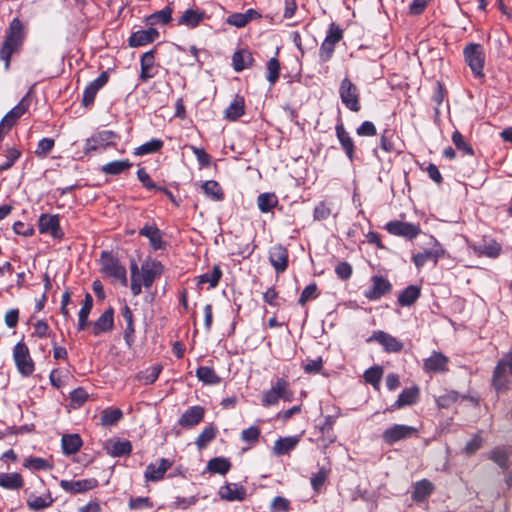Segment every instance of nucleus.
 Masks as SVG:
<instances>
[{"label":"nucleus","mask_w":512,"mask_h":512,"mask_svg":"<svg viewBox=\"0 0 512 512\" xmlns=\"http://www.w3.org/2000/svg\"><path fill=\"white\" fill-rule=\"evenodd\" d=\"M25 37L24 25L19 18H14L6 31L5 40L0 48V60L4 61L5 69L9 68L10 58L22 45Z\"/></svg>","instance_id":"1"},{"label":"nucleus","mask_w":512,"mask_h":512,"mask_svg":"<svg viewBox=\"0 0 512 512\" xmlns=\"http://www.w3.org/2000/svg\"><path fill=\"white\" fill-rule=\"evenodd\" d=\"M292 398L293 392L289 382L284 378H277L272 387L263 394L262 405L269 407L276 405L280 399L291 401Z\"/></svg>","instance_id":"2"},{"label":"nucleus","mask_w":512,"mask_h":512,"mask_svg":"<svg viewBox=\"0 0 512 512\" xmlns=\"http://www.w3.org/2000/svg\"><path fill=\"white\" fill-rule=\"evenodd\" d=\"M467 246L477 257L496 259L501 255L502 245L491 236H483L480 242L467 240Z\"/></svg>","instance_id":"3"},{"label":"nucleus","mask_w":512,"mask_h":512,"mask_svg":"<svg viewBox=\"0 0 512 512\" xmlns=\"http://www.w3.org/2000/svg\"><path fill=\"white\" fill-rule=\"evenodd\" d=\"M508 374L512 376V352L505 354L494 369L492 383L497 391L508 389Z\"/></svg>","instance_id":"4"},{"label":"nucleus","mask_w":512,"mask_h":512,"mask_svg":"<svg viewBox=\"0 0 512 512\" xmlns=\"http://www.w3.org/2000/svg\"><path fill=\"white\" fill-rule=\"evenodd\" d=\"M339 96L345 107L353 112H358L361 109L359 100V91L357 86L352 83L348 78L341 81L339 87Z\"/></svg>","instance_id":"5"},{"label":"nucleus","mask_w":512,"mask_h":512,"mask_svg":"<svg viewBox=\"0 0 512 512\" xmlns=\"http://www.w3.org/2000/svg\"><path fill=\"white\" fill-rule=\"evenodd\" d=\"M464 56L467 64L475 76H483L485 55L480 44L470 43L464 48Z\"/></svg>","instance_id":"6"},{"label":"nucleus","mask_w":512,"mask_h":512,"mask_svg":"<svg viewBox=\"0 0 512 512\" xmlns=\"http://www.w3.org/2000/svg\"><path fill=\"white\" fill-rule=\"evenodd\" d=\"M13 358L19 373L24 376H30L34 371V362L30 356L28 347L19 342L14 346Z\"/></svg>","instance_id":"7"},{"label":"nucleus","mask_w":512,"mask_h":512,"mask_svg":"<svg viewBox=\"0 0 512 512\" xmlns=\"http://www.w3.org/2000/svg\"><path fill=\"white\" fill-rule=\"evenodd\" d=\"M101 265L105 275L120 281L123 285L127 284L126 269L116 258L108 253H102Z\"/></svg>","instance_id":"8"},{"label":"nucleus","mask_w":512,"mask_h":512,"mask_svg":"<svg viewBox=\"0 0 512 512\" xmlns=\"http://www.w3.org/2000/svg\"><path fill=\"white\" fill-rule=\"evenodd\" d=\"M385 228L391 235L404 237L408 240L415 239L421 233L419 225L397 220L388 222Z\"/></svg>","instance_id":"9"},{"label":"nucleus","mask_w":512,"mask_h":512,"mask_svg":"<svg viewBox=\"0 0 512 512\" xmlns=\"http://www.w3.org/2000/svg\"><path fill=\"white\" fill-rule=\"evenodd\" d=\"M416 434L417 429L412 426L395 424L383 432L382 438L385 443L392 445L400 440L410 438Z\"/></svg>","instance_id":"10"},{"label":"nucleus","mask_w":512,"mask_h":512,"mask_svg":"<svg viewBox=\"0 0 512 512\" xmlns=\"http://www.w3.org/2000/svg\"><path fill=\"white\" fill-rule=\"evenodd\" d=\"M27 109L28 105L24 103L23 99L2 118L0 122V141L17 123L19 118L27 111Z\"/></svg>","instance_id":"11"},{"label":"nucleus","mask_w":512,"mask_h":512,"mask_svg":"<svg viewBox=\"0 0 512 512\" xmlns=\"http://www.w3.org/2000/svg\"><path fill=\"white\" fill-rule=\"evenodd\" d=\"M371 282L372 287L364 293L365 297L369 300L380 299L392 289L391 283L382 276H373Z\"/></svg>","instance_id":"12"},{"label":"nucleus","mask_w":512,"mask_h":512,"mask_svg":"<svg viewBox=\"0 0 512 512\" xmlns=\"http://www.w3.org/2000/svg\"><path fill=\"white\" fill-rule=\"evenodd\" d=\"M142 283L145 288H150L163 272V266L158 261H147L141 266Z\"/></svg>","instance_id":"13"},{"label":"nucleus","mask_w":512,"mask_h":512,"mask_svg":"<svg viewBox=\"0 0 512 512\" xmlns=\"http://www.w3.org/2000/svg\"><path fill=\"white\" fill-rule=\"evenodd\" d=\"M113 137L114 133L112 131H101L94 134L92 137L86 140L84 146L85 153L90 154L93 151L105 149Z\"/></svg>","instance_id":"14"},{"label":"nucleus","mask_w":512,"mask_h":512,"mask_svg":"<svg viewBox=\"0 0 512 512\" xmlns=\"http://www.w3.org/2000/svg\"><path fill=\"white\" fill-rule=\"evenodd\" d=\"M98 482L94 478L82 480H62L60 482L61 488L69 493H83L91 490L97 486Z\"/></svg>","instance_id":"15"},{"label":"nucleus","mask_w":512,"mask_h":512,"mask_svg":"<svg viewBox=\"0 0 512 512\" xmlns=\"http://www.w3.org/2000/svg\"><path fill=\"white\" fill-rule=\"evenodd\" d=\"M38 228L42 234L48 233L54 238L62 236L57 215H41L38 221Z\"/></svg>","instance_id":"16"},{"label":"nucleus","mask_w":512,"mask_h":512,"mask_svg":"<svg viewBox=\"0 0 512 512\" xmlns=\"http://www.w3.org/2000/svg\"><path fill=\"white\" fill-rule=\"evenodd\" d=\"M108 73L102 72L95 80L89 83L83 93L82 102L84 106H89L94 102L98 91L107 83Z\"/></svg>","instance_id":"17"},{"label":"nucleus","mask_w":512,"mask_h":512,"mask_svg":"<svg viewBox=\"0 0 512 512\" xmlns=\"http://www.w3.org/2000/svg\"><path fill=\"white\" fill-rule=\"evenodd\" d=\"M269 261L277 272H284L288 266V251L282 245H275L270 249Z\"/></svg>","instance_id":"18"},{"label":"nucleus","mask_w":512,"mask_h":512,"mask_svg":"<svg viewBox=\"0 0 512 512\" xmlns=\"http://www.w3.org/2000/svg\"><path fill=\"white\" fill-rule=\"evenodd\" d=\"M444 249L441 247L439 243L436 242L433 248L424 251L423 253H418L413 256V262L417 268H421L428 261H432L435 265L438 262V259L444 255Z\"/></svg>","instance_id":"19"},{"label":"nucleus","mask_w":512,"mask_h":512,"mask_svg":"<svg viewBox=\"0 0 512 512\" xmlns=\"http://www.w3.org/2000/svg\"><path fill=\"white\" fill-rule=\"evenodd\" d=\"M219 497L226 501H243L246 498V489L235 483L226 484L220 487Z\"/></svg>","instance_id":"20"},{"label":"nucleus","mask_w":512,"mask_h":512,"mask_svg":"<svg viewBox=\"0 0 512 512\" xmlns=\"http://www.w3.org/2000/svg\"><path fill=\"white\" fill-rule=\"evenodd\" d=\"M449 359L440 352H433L430 357L424 361V370L426 372L442 373L447 371Z\"/></svg>","instance_id":"21"},{"label":"nucleus","mask_w":512,"mask_h":512,"mask_svg":"<svg viewBox=\"0 0 512 512\" xmlns=\"http://www.w3.org/2000/svg\"><path fill=\"white\" fill-rule=\"evenodd\" d=\"M204 417V409L200 406H192L180 417L178 423L181 427L189 428L197 425Z\"/></svg>","instance_id":"22"},{"label":"nucleus","mask_w":512,"mask_h":512,"mask_svg":"<svg viewBox=\"0 0 512 512\" xmlns=\"http://www.w3.org/2000/svg\"><path fill=\"white\" fill-rule=\"evenodd\" d=\"M114 326V310L108 308L103 314L94 322L92 332L98 336L104 332L112 330Z\"/></svg>","instance_id":"23"},{"label":"nucleus","mask_w":512,"mask_h":512,"mask_svg":"<svg viewBox=\"0 0 512 512\" xmlns=\"http://www.w3.org/2000/svg\"><path fill=\"white\" fill-rule=\"evenodd\" d=\"M172 466V463L162 458L158 465L153 463L149 464L145 470V479L147 481L156 482L163 478L165 472Z\"/></svg>","instance_id":"24"},{"label":"nucleus","mask_w":512,"mask_h":512,"mask_svg":"<svg viewBox=\"0 0 512 512\" xmlns=\"http://www.w3.org/2000/svg\"><path fill=\"white\" fill-rule=\"evenodd\" d=\"M158 35V31L154 28L136 31L130 36L129 45L131 47L144 46L153 42L158 37Z\"/></svg>","instance_id":"25"},{"label":"nucleus","mask_w":512,"mask_h":512,"mask_svg":"<svg viewBox=\"0 0 512 512\" xmlns=\"http://www.w3.org/2000/svg\"><path fill=\"white\" fill-rule=\"evenodd\" d=\"M372 339L381 344L388 352H399L403 348V345L400 341L383 331L375 332L372 336Z\"/></svg>","instance_id":"26"},{"label":"nucleus","mask_w":512,"mask_h":512,"mask_svg":"<svg viewBox=\"0 0 512 512\" xmlns=\"http://www.w3.org/2000/svg\"><path fill=\"white\" fill-rule=\"evenodd\" d=\"M336 135L350 161L354 159V141L342 124L336 126Z\"/></svg>","instance_id":"27"},{"label":"nucleus","mask_w":512,"mask_h":512,"mask_svg":"<svg viewBox=\"0 0 512 512\" xmlns=\"http://www.w3.org/2000/svg\"><path fill=\"white\" fill-rule=\"evenodd\" d=\"M107 453L113 457L129 455L132 451V445L129 441L110 440L105 446Z\"/></svg>","instance_id":"28"},{"label":"nucleus","mask_w":512,"mask_h":512,"mask_svg":"<svg viewBox=\"0 0 512 512\" xmlns=\"http://www.w3.org/2000/svg\"><path fill=\"white\" fill-rule=\"evenodd\" d=\"M24 486V480L21 474L13 473H0V487L7 490H18Z\"/></svg>","instance_id":"29"},{"label":"nucleus","mask_w":512,"mask_h":512,"mask_svg":"<svg viewBox=\"0 0 512 512\" xmlns=\"http://www.w3.org/2000/svg\"><path fill=\"white\" fill-rule=\"evenodd\" d=\"M54 502L51 494L47 492L42 496H36L34 494L29 495L27 499V506L31 511H40L50 507Z\"/></svg>","instance_id":"30"},{"label":"nucleus","mask_w":512,"mask_h":512,"mask_svg":"<svg viewBox=\"0 0 512 512\" xmlns=\"http://www.w3.org/2000/svg\"><path fill=\"white\" fill-rule=\"evenodd\" d=\"M434 490V485L427 479L420 480L415 483L412 493V499L415 502L424 501Z\"/></svg>","instance_id":"31"},{"label":"nucleus","mask_w":512,"mask_h":512,"mask_svg":"<svg viewBox=\"0 0 512 512\" xmlns=\"http://www.w3.org/2000/svg\"><path fill=\"white\" fill-rule=\"evenodd\" d=\"M121 313L126 322V327H125V331H124V340H125L126 344L129 347H131L132 344L134 343V333H135L133 313L127 305H124Z\"/></svg>","instance_id":"32"},{"label":"nucleus","mask_w":512,"mask_h":512,"mask_svg":"<svg viewBox=\"0 0 512 512\" xmlns=\"http://www.w3.org/2000/svg\"><path fill=\"white\" fill-rule=\"evenodd\" d=\"M233 67L236 71H242L250 67L254 61L252 54L247 50H239L232 57Z\"/></svg>","instance_id":"33"},{"label":"nucleus","mask_w":512,"mask_h":512,"mask_svg":"<svg viewBox=\"0 0 512 512\" xmlns=\"http://www.w3.org/2000/svg\"><path fill=\"white\" fill-rule=\"evenodd\" d=\"M421 293L420 287L410 285L406 287L398 296V303L400 306H410L419 298Z\"/></svg>","instance_id":"34"},{"label":"nucleus","mask_w":512,"mask_h":512,"mask_svg":"<svg viewBox=\"0 0 512 512\" xmlns=\"http://www.w3.org/2000/svg\"><path fill=\"white\" fill-rule=\"evenodd\" d=\"M141 236L147 237L151 246L154 249H159L162 246V236L160 230L154 225H145L140 231Z\"/></svg>","instance_id":"35"},{"label":"nucleus","mask_w":512,"mask_h":512,"mask_svg":"<svg viewBox=\"0 0 512 512\" xmlns=\"http://www.w3.org/2000/svg\"><path fill=\"white\" fill-rule=\"evenodd\" d=\"M82 446V440L78 434H67L62 437L63 452L67 455L76 453Z\"/></svg>","instance_id":"36"},{"label":"nucleus","mask_w":512,"mask_h":512,"mask_svg":"<svg viewBox=\"0 0 512 512\" xmlns=\"http://www.w3.org/2000/svg\"><path fill=\"white\" fill-rule=\"evenodd\" d=\"M153 65L154 53L152 51L144 53L141 57V80L147 81L154 76V73L152 72Z\"/></svg>","instance_id":"37"},{"label":"nucleus","mask_w":512,"mask_h":512,"mask_svg":"<svg viewBox=\"0 0 512 512\" xmlns=\"http://www.w3.org/2000/svg\"><path fill=\"white\" fill-rule=\"evenodd\" d=\"M196 376L201 382L207 385H215L221 381L214 369L208 366L199 367L196 371Z\"/></svg>","instance_id":"38"},{"label":"nucleus","mask_w":512,"mask_h":512,"mask_svg":"<svg viewBox=\"0 0 512 512\" xmlns=\"http://www.w3.org/2000/svg\"><path fill=\"white\" fill-rule=\"evenodd\" d=\"M203 19H204V12H201L199 10L188 9L180 17L179 24L194 28Z\"/></svg>","instance_id":"39"},{"label":"nucleus","mask_w":512,"mask_h":512,"mask_svg":"<svg viewBox=\"0 0 512 512\" xmlns=\"http://www.w3.org/2000/svg\"><path fill=\"white\" fill-rule=\"evenodd\" d=\"M244 111V99L237 97L225 110V117L230 121H235L244 114Z\"/></svg>","instance_id":"40"},{"label":"nucleus","mask_w":512,"mask_h":512,"mask_svg":"<svg viewBox=\"0 0 512 512\" xmlns=\"http://www.w3.org/2000/svg\"><path fill=\"white\" fill-rule=\"evenodd\" d=\"M297 443L298 439L295 437L279 438L273 446V452L276 455H284L293 450Z\"/></svg>","instance_id":"41"},{"label":"nucleus","mask_w":512,"mask_h":512,"mask_svg":"<svg viewBox=\"0 0 512 512\" xmlns=\"http://www.w3.org/2000/svg\"><path fill=\"white\" fill-rule=\"evenodd\" d=\"M132 163L129 160H115L102 166L101 170L105 174L118 175L129 169Z\"/></svg>","instance_id":"42"},{"label":"nucleus","mask_w":512,"mask_h":512,"mask_svg":"<svg viewBox=\"0 0 512 512\" xmlns=\"http://www.w3.org/2000/svg\"><path fill=\"white\" fill-rule=\"evenodd\" d=\"M93 306L92 296L88 293L78 314V329L83 330L88 323V317Z\"/></svg>","instance_id":"43"},{"label":"nucleus","mask_w":512,"mask_h":512,"mask_svg":"<svg viewBox=\"0 0 512 512\" xmlns=\"http://www.w3.org/2000/svg\"><path fill=\"white\" fill-rule=\"evenodd\" d=\"M231 467V463L228 459L223 457H215L208 461L207 469L210 472L225 475Z\"/></svg>","instance_id":"44"},{"label":"nucleus","mask_w":512,"mask_h":512,"mask_svg":"<svg viewBox=\"0 0 512 512\" xmlns=\"http://www.w3.org/2000/svg\"><path fill=\"white\" fill-rule=\"evenodd\" d=\"M278 204V199L274 193H262L257 198V205L261 212L267 213Z\"/></svg>","instance_id":"45"},{"label":"nucleus","mask_w":512,"mask_h":512,"mask_svg":"<svg viewBox=\"0 0 512 512\" xmlns=\"http://www.w3.org/2000/svg\"><path fill=\"white\" fill-rule=\"evenodd\" d=\"M419 396V389L417 387L407 388L402 391L396 402L397 407H403L416 403Z\"/></svg>","instance_id":"46"},{"label":"nucleus","mask_w":512,"mask_h":512,"mask_svg":"<svg viewBox=\"0 0 512 512\" xmlns=\"http://www.w3.org/2000/svg\"><path fill=\"white\" fill-rule=\"evenodd\" d=\"M222 276V271L219 266H214L211 271H208L199 276V284L208 283L211 288H214L218 285L219 280Z\"/></svg>","instance_id":"47"},{"label":"nucleus","mask_w":512,"mask_h":512,"mask_svg":"<svg viewBox=\"0 0 512 512\" xmlns=\"http://www.w3.org/2000/svg\"><path fill=\"white\" fill-rule=\"evenodd\" d=\"M123 416L120 409H105L101 414V424L103 426L115 425Z\"/></svg>","instance_id":"48"},{"label":"nucleus","mask_w":512,"mask_h":512,"mask_svg":"<svg viewBox=\"0 0 512 512\" xmlns=\"http://www.w3.org/2000/svg\"><path fill=\"white\" fill-rule=\"evenodd\" d=\"M163 146V142L159 139H152L141 146L137 147L135 150V155H146V154H152L161 149Z\"/></svg>","instance_id":"49"},{"label":"nucleus","mask_w":512,"mask_h":512,"mask_svg":"<svg viewBox=\"0 0 512 512\" xmlns=\"http://www.w3.org/2000/svg\"><path fill=\"white\" fill-rule=\"evenodd\" d=\"M216 437V430L214 427L209 426L203 429L196 439L195 444L199 450L204 449Z\"/></svg>","instance_id":"50"},{"label":"nucleus","mask_w":512,"mask_h":512,"mask_svg":"<svg viewBox=\"0 0 512 512\" xmlns=\"http://www.w3.org/2000/svg\"><path fill=\"white\" fill-rule=\"evenodd\" d=\"M161 371V367L158 365L151 366L147 368L145 371L140 372L137 375V378L142 381L144 384H152L156 381Z\"/></svg>","instance_id":"51"},{"label":"nucleus","mask_w":512,"mask_h":512,"mask_svg":"<svg viewBox=\"0 0 512 512\" xmlns=\"http://www.w3.org/2000/svg\"><path fill=\"white\" fill-rule=\"evenodd\" d=\"M202 188L205 194L210 196L213 200H221L223 198L222 189L216 181H206L202 185Z\"/></svg>","instance_id":"52"},{"label":"nucleus","mask_w":512,"mask_h":512,"mask_svg":"<svg viewBox=\"0 0 512 512\" xmlns=\"http://www.w3.org/2000/svg\"><path fill=\"white\" fill-rule=\"evenodd\" d=\"M383 376V369L382 367L375 366L372 368H369L364 373L365 381L372 384L376 389L379 388V382Z\"/></svg>","instance_id":"53"},{"label":"nucleus","mask_w":512,"mask_h":512,"mask_svg":"<svg viewBox=\"0 0 512 512\" xmlns=\"http://www.w3.org/2000/svg\"><path fill=\"white\" fill-rule=\"evenodd\" d=\"M24 467L32 470H47L50 468V464L46 459L40 457H29L24 461Z\"/></svg>","instance_id":"54"},{"label":"nucleus","mask_w":512,"mask_h":512,"mask_svg":"<svg viewBox=\"0 0 512 512\" xmlns=\"http://www.w3.org/2000/svg\"><path fill=\"white\" fill-rule=\"evenodd\" d=\"M267 80L270 82V84H275L277 79L279 78L280 73V63L277 58L272 57L268 63H267Z\"/></svg>","instance_id":"55"},{"label":"nucleus","mask_w":512,"mask_h":512,"mask_svg":"<svg viewBox=\"0 0 512 512\" xmlns=\"http://www.w3.org/2000/svg\"><path fill=\"white\" fill-rule=\"evenodd\" d=\"M452 142L458 150H461L466 155H473L474 151L472 147L467 144L464 140L463 135L459 131H454L452 134Z\"/></svg>","instance_id":"56"},{"label":"nucleus","mask_w":512,"mask_h":512,"mask_svg":"<svg viewBox=\"0 0 512 512\" xmlns=\"http://www.w3.org/2000/svg\"><path fill=\"white\" fill-rule=\"evenodd\" d=\"M343 38V31L342 29L332 23L330 26H329V29H328V32H327V35L325 37V41H329L330 44H332L333 46H336V44Z\"/></svg>","instance_id":"57"},{"label":"nucleus","mask_w":512,"mask_h":512,"mask_svg":"<svg viewBox=\"0 0 512 512\" xmlns=\"http://www.w3.org/2000/svg\"><path fill=\"white\" fill-rule=\"evenodd\" d=\"M329 470L321 467L319 471L311 477V485L315 491H319L328 478Z\"/></svg>","instance_id":"58"},{"label":"nucleus","mask_w":512,"mask_h":512,"mask_svg":"<svg viewBox=\"0 0 512 512\" xmlns=\"http://www.w3.org/2000/svg\"><path fill=\"white\" fill-rule=\"evenodd\" d=\"M492 461H494L498 466L503 469L508 468V455L507 453L500 448L494 449L489 457Z\"/></svg>","instance_id":"59"},{"label":"nucleus","mask_w":512,"mask_h":512,"mask_svg":"<svg viewBox=\"0 0 512 512\" xmlns=\"http://www.w3.org/2000/svg\"><path fill=\"white\" fill-rule=\"evenodd\" d=\"M317 297V285L313 283L304 288L298 302L300 305L304 306L309 300L315 299Z\"/></svg>","instance_id":"60"},{"label":"nucleus","mask_w":512,"mask_h":512,"mask_svg":"<svg viewBox=\"0 0 512 512\" xmlns=\"http://www.w3.org/2000/svg\"><path fill=\"white\" fill-rule=\"evenodd\" d=\"M53 147H54L53 139L43 138L38 142L35 154L41 158H44L52 150Z\"/></svg>","instance_id":"61"},{"label":"nucleus","mask_w":512,"mask_h":512,"mask_svg":"<svg viewBox=\"0 0 512 512\" xmlns=\"http://www.w3.org/2000/svg\"><path fill=\"white\" fill-rule=\"evenodd\" d=\"M171 20V9L165 8L161 11H158L151 16L148 17V21L150 24H154L156 22H160L162 24H167Z\"/></svg>","instance_id":"62"},{"label":"nucleus","mask_w":512,"mask_h":512,"mask_svg":"<svg viewBox=\"0 0 512 512\" xmlns=\"http://www.w3.org/2000/svg\"><path fill=\"white\" fill-rule=\"evenodd\" d=\"M6 154V162L0 165V172L10 169L15 161L20 157V151L15 148H8Z\"/></svg>","instance_id":"63"},{"label":"nucleus","mask_w":512,"mask_h":512,"mask_svg":"<svg viewBox=\"0 0 512 512\" xmlns=\"http://www.w3.org/2000/svg\"><path fill=\"white\" fill-rule=\"evenodd\" d=\"M335 50V46L329 41H323L319 49V58L321 62H327L331 59Z\"/></svg>","instance_id":"64"}]
</instances>
